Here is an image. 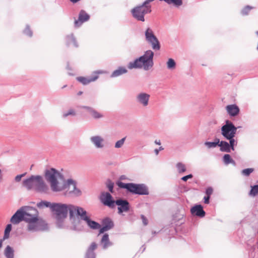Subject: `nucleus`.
Here are the masks:
<instances>
[{"label":"nucleus","mask_w":258,"mask_h":258,"mask_svg":"<svg viewBox=\"0 0 258 258\" xmlns=\"http://www.w3.org/2000/svg\"><path fill=\"white\" fill-rule=\"evenodd\" d=\"M127 72V70L123 67H119L111 74V77H117Z\"/></svg>","instance_id":"nucleus-23"},{"label":"nucleus","mask_w":258,"mask_h":258,"mask_svg":"<svg viewBox=\"0 0 258 258\" xmlns=\"http://www.w3.org/2000/svg\"><path fill=\"white\" fill-rule=\"evenodd\" d=\"M237 128L229 120L226 121V124L221 128L222 135L226 139L234 137Z\"/></svg>","instance_id":"nucleus-8"},{"label":"nucleus","mask_w":258,"mask_h":258,"mask_svg":"<svg viewBox=\"0 0 258 258\" xmlns=\"http://www.w3.org/2000/svg\"><path fill=\"white\" fill-rule=\"evenodd\" d=\"M101 202L105 206L110 208H113L115 201L112 199V197L108 192H102L100 196Z\"/></svg>","instance_id":"nucleus-13"},{"label":"nucleus","mask_w":258,"mask_h":258,"mask_svg":"<svg viewBox=\"0 0 258 258\" xmlns=\"http://www.w3.org/2000/svg\"><path fill=\"white\" fill-rule=\"evenodd\" d=\"M14 250L9 245H8L4 251L5 255L7 258H14Z\"/></svg>","instance_id":"nucleus-25"},{"label":"nucleus","mask_w":258,"mask_h":258,"mask_svg":"<svg viewBox=\"0 0 258 258\" xmlns=\"http://www.w3.org/2000/svg\"><path fill=\"white\" fill-rule=\"evenodd\" d=\"M76 114V112L74 109H70L67 112L63 113V116L66 117L69 115H75Z\"/></svg>","instance_id":"nucleus-38"},{"label":"nucleus","mask_w":258,"mask_h":258,"mask_svg":"<svg viewBox=\"0 0 258 258\" xmlns=\"http://www.w3.org/2000/svg\"><path fill=\"white\" fill-rule=\"evenodd\" d=\"M51 205H52V204L47 201H41L37 204V206L39 208H42L44 207H49L51 208Z\"/></svg>","instance_id":"nucleus-33"},{"label":"nucleus","mask_w":258,"mask_h":258,"mask_svg":"<svg viewBox=\"0 0 258 258\" xmlns=\"http://www.w3.org/2000/svg\"><path fill=\"white\" fill-rule=\"evenodd\" d=\"M253 171V168H246L242 171V174L245 176H249Z\"/></svg>","instance_id":"nucleus-37"},{"label":"nucleus","mask_w":258,"mask_h":258,"mask_svg":"<svg viewBox=\"0 0 258 258\" xmlns=\"http://www.w3.org/2000/svg\"><path fill=\"white\" fill-rule=\"evenodd\" d=\"M23 216L22 208L18 210L12 217L11 222L13 224H18L23 220Z\"/></svg>","instance_id":"nucleus-18"},{"label":"nucleus","mask_w":258,"mask_h":258,"mask_svg":"<svg viewBox=\"0 0 258 258\" xmlns=\"http://www.w3.org/2000/svg\"><path fill=\"white\" fill-rule=\"evenodd\" d=\"M151 12V6H146L144 3L135 7L131 11V13L134 18L142 22L145 21L144 16Z\"/></svg>","instance_id":"nucleus-6"},{"label":"nucleus","mask_w":258,"mask_h":258,"mask_svg":"<svg viewBox=\"0 0 258 258\" xmlns=\"http://www.w3.org/2000/svg\"><path fill=\"white\" fill-rule=\"evenodd\" d=\"M155 143L157 145H161V142H160V140H155Z\"/></svg>","instance_id":"nucleus-48"},{"label":"nucleus","mask_w":258,"mask_h":258,"mask_svg":"<svg viewBox=\"0 0 258 258\" xmlns=\"http://www.w3.org/2000/svg\"><path fill=\"white\" fill-rule=\"evenodd\" d=\"M84 107L90 110L91 115L94 118L97 119V118H99L103 117V115L99 112H98L94 109H92L91 108L88 107Z\"/></svg>","instance_id":"nucleus-27"},{"label":"nucleus","mask_w":258,"mask_h":258,"mask_svg":"<svg viewBox=\"0 0 258 258\" xmlns=\"http://www.w3.org/2000/svg\"><path fill=\"white\" fill-rule=\"evenodd\" d=\"M210 197L209 196H205L204 198V203L206 204H208L209 203V199H210Z\"/></svg>","instance_id":"nucleus-47"},{"label":"nucleus","mask_w":258,"mask_h":258,"mask_svg":"<svg viewBox=\"0 0 258 258\" xmlns=\"http://www.w3.org/2000/svg\"><path fill=\"white\" fill-rule=\"evenodd\" d=\"M218 146L221 147L220 150L222 152H230V146L229 144L225 141H221L218 144Z\"/></svg>","instance_id":"nucleus-24"},{"label":"nucleus","mask_w":258,"mask_h":258,"mask_svg":"<svg viewBox=\"0 0 258 258\" xmlns=\"http://www.w3.org/2000/svg\"><path fill=\"white\" fill-rule=\"evenodd\" d=\"M23 185L28 190L33 189L39 192H46L48 190V186L40 175H32L23 181Z\"/></svg>","instance_id":"nucleus-3"},{"label":"nucleus","mask_w":258,"mask_h":258,"mask_svg":"<svg viewBox=\"0 0 258 258\" xmlns=\"http://www.w3.org/2000/svg\"><path fill=\"white\" fill-rule=\"evenodd\" d=\"M83 93V92L82 91H79L78 93V95H82Z\"/></svg>","instance_id":"nucleus-53"},{"label":"nucleus","mask_w":258,"mask_h":258,"mask_svg":"<svg viewBox=\"0 0 258 258\" xmlns=\"http://www.w3.org/2000/svg\"><path fill=\"white\" fill-rule=\"evenodd\" d=\"M80 207L72 205H67L59 203H53L51 205V209L55 212L57 219L64 218L67 217L68 212L69 211L71 218L77 215L78 210Z\"/></svg>","instance_id":"nucleus-2"},{"label":"nucleus","mask_w":258,"mask_h":258,"mask_svg":"<svg viewBox=\"0 0 258 258\" xmlns=\"http://www.w3.org/2000/svg\"><path fill=\"white\" fill-rule=\"evenodd\" d=\"M23 216V221L26 222L39 217V213L37 209L31 207L22 208Z\"/></svg>","instance_id":"nucleus-10"},{"label":"nucleus","mask_w":258,"mask_h":258,"mask_svg":"<svg viewBox=\"0 0 258 258\" xmlns=\"http://www.w3.org/2000/svg\"><path fill=\"white\" fill-rule=\"evenodd\" d=\"M3 240V239L0 240V248L2 247V243Z\"/></svg>","instance_id":"nucleus-51"},{"label":"nucleus","mask_w":258,"mask_h":258,"mask_svg":"<svg viewBox=\"0 0 258 258\" xmlns=\"http://www.w3.org/2000/svg\"><path fill=\"white\" fill-rule=\"evenodd\" d=\"M117 185L120 188H125L128 191L136 194L148 195V188L144 184H137L133 183H125L121 181L117 182Z\"/></svg>","instance_id":"nucleus-5"},{"label":"nucleus","mask_w":258,"mask_h":258,"mask_svg":"<svg viewBox=\"0 0 258 258\" xmlns=\"http://www.w3.org/2000/svg\"><path fill=\"white\" fill-rule=\"evenodd\" d=\"M213 192V189L212 187H209L207 188L206 190V194L207 196H209L210 197V196L212 194Z\"/></svg>","instance_id":"nucleus-42"},{"label":"nucleus","mask_w":258,"mask_h":258,"mask_svg":"<svg viewBox=\"0 0 258 258\" xmlns=\"http://www.w3.org/2000/svg\"><path fill=\"white\" fill-rule=\"evenodd\" d=\"M45 177L46 180L49 182L51 188L53 191H60L68 188L67 191L69 194L78 196L81 193L80 190L76 188L75 182L70 180L66 182L63 176L54 168L47 170L45 171Z\"/></svg>","instance_id":"nucleus-1"},{"label":"nucleus","mask_w":258,"mask_h":258,"mask_svg":"<svg viewBox=\"0 0 258 258\" xmlns=\"http://www.w3.org/2000/svg\"><path fill=\"white\" fill-rule=\"evenodd\" d=\"M97 245L95 242H92L89 247L88 248L87 251L88 252V255L91 256V258L94 257V250L97 248Z\"/></svg>","instance_id":"nucleus-26"},{"label":"nucleus","mask_w":258,"mask_h":258,"mask_svg":"<svg viewBox=\"0 0 258 258\" xmlns=\"http://www.w3.org/2000/svg\"><path fill=\"white\" fill-rule=\"evenodd\" d=\"M190 212L192 215L199 217H204L205 216V212L201 205H197L192 207Z\"/></svg>","instance_id":"nucleus-17"},{"label":"nucleus","mask_w":258,"mask_h":258,"mask_svg":"<svg viewBox=\"0 0 258 258\" xmlns=\"http://www.w3.org/2000/svg\"><path fill=\"white\" fill-rule=\"evenodd\" d=\"M226 110L231 116H235L239 112V107L235 104L228 105L226 107Z\"/></svg>","instance_id":"nucleus-19"},{"label":"nucleus","mask_w":258,"mask_h":258,"mask_svg":"<svg viewBox=\"0 0 258 258\" xmlns=\"http://www.w3.org/2000/svg\"><path fill=\"white\" fill-rule=\"evenodd\" d=\"M216 141L214 142H205V145L206 146H207L209 148L216 147L217 145H218V144L220 143V141L219 139H217Z\"/></svg>","instance_id":"nucleus-34"},{"label":"nucleus","mask_w":258,"mask_h":258,"mask_svg":"<svg viewBox=\"0 0 258 258\" xmlns=\"http://www.w3.org/2000/svg\"><path fill=\"white\" fill-rule=\"evenodd\" d=\"M176 166L179 173H183L186 171V167L184 164L179 162L176 164Z\"/></svg>","instance_id":"nucleus-31"},{"label":"nucleus","mask_w":258,"mask_h":258,"mask_svg":"<svg viewBox=\"0 0 258 258\" xmlns=\"http://www.w3.org/2000/svg\"><path fill=\"white\" fill-rule=\"evenodd\" d=\"M104 73H105V72L102 70L96 71L93 73L92 77H78L76 79L83 85H86L95 81L99 78V75Z\"/></svg>","instance_id":"nucleus-12"},{"label":"nucleus","mask_w":258,"mask_h":258,"mask_svg":"<svg viewBox=\"0 0 258 258\" xmlns=\"http://www.w3.org/2000/svg\"><path fill=\"white\" fill-rule=\"evenodd\" d=\"M12 230V225L11 224H8L7 225L5 230V233L4 236L3 237V240H5L6 239H8L9 237V234Z\"/></svg>","instance_id":"nucleus-29"},{"label":"nucleus","mask_w":258,"mask_h":258,"mask_svg":"<svg viewBox=\"0 0 258 258\" xmlns=\"http://www.w3.org/2000/svg\"><path fill=\"white\" fill-rule=\"evenodd\" d=\"M89 18V15L84 11L81 10L79 13L78 20L75 22V26L76 27H79L83 23L88 21Z\"/></svg>","instance_id":"nucleus-16"},{"label":"nucleus","mask_w":258,"mask_h":258,"mask_svg":"<svg viewBox=\"0 0 258 258\" xmlns=\"http://www.w3.org/2000/svg\"><path fill=\"white\" fill-rule=\"evenodd\" d=\"M24 33L26 35H28L29 36H32V32L31 30L29 27H26L24 30Z\"/></svg>","instance_id":"nucleus-41"},{"label":"nucleus","mask_w":258,"mask_h":258,"mask_svg":"<svg viewBox=\"0 0 258 258\" xmlns=\"http://www.w3.org/2000/svg\"><path fill=\"white\" fill-rule=\"evenodd\" d=\"M146 40L151 44L154 50H159L160 45L157 38L155 36L151 29L148 28L145 32Z\"/></svg>","instance_id":"nucleus-9"},{"label":"nucleus","mask_w":258,"mask_h":258,"mask_svg":"<svg viewBox=\"0 0 258 258\" xmlns=\"http://www.w3.org/2000/svg\"><path fill=\"white\" fill-rule=\"evenodd\" d=\"M223 161L226 164H228L229 163H232L233 164H235L234 161L232 159H231L230 155L229 154H225L224 156Z\"/></svg>","instance_id":"nucleus-30"},{"label":"nucleus","mask_w":258,"mask_h":258,"mask_svg":"<svg viewBox=\"0 0 258 258\" xmlns=\"http://www.w3.org/2000/svg\"><path fill=\"white\" fill-rule=\"evenodd\" d=\"M103 227L99 230V234L103 233L113 228L114 224L111 219L106 218L102 220Z\"/></svg>","instance_id":"nucleus-15"},{"label":"nucleus","mask_w":258,"mask_h":258,"mask_svg":"<svg viewBox=\"0 0 258 258\" xmlns=\"http://www.w3.org/2000/svg\"><path fill=\"white\" fill-rule=\"evenodd\" d=\"M154 151L155 152L156 155H157L158 154V153H159V151L158 149H155Z\"/></svg>","instance_id":"nucleus-50"},{"label":"nucleus","mask_w":258,"mask_h":258,"mask_svg":"<svg viewBox=\"0 0 258 258\" xmlns=\"http://www.w3.org/2000/svg\"><path fill=\"white\" fill-rule=\"evenodd\" d=\"M25 175V173L17 175L15 177V181L17 182L20 181L21 180L22 177L24 176Z\"/></svg>","instance_id":"nucleus-44"},{"label":"nucleus","mask_w":258,"mask_h":258,"mask_svg":"<svg viewBox=\"0 0 258 258\" xmlns=\"http://www.w3.org/2000/svg\"><path fill=\"white\" fill-rule=\"evenodd\" d=\"M107 187L108 188V189L111 192H113V183H109L107 185Z\"/></svg>","instance_id":"nucleus-46"},{"label":"nucleus","mask_w":258,"mask_h":258,"mask_svg":"<svg viewBox=\"0 0 258 258\" xmlns=\"http://www.w3.org/2000/svg\"><path fill=\"white\" fill-rule=\"evenodd\" d=\"M78 213L77 214L78 216H80L81 219L84 220L86 222L88 225L92 229H97L100 228V225L99 223L92 221L90 219L89 217L86 215L87 212L85 211L82 208L80 207L79 209H78Z\"/></svg>","instance_id":"nucleus-11"},{"label":"nucleus","mask_w":258,"mask_h":258,"mask_svg":"<svg viewBox=\"0 0 258 258\" xmlns=\"http://www.w3.org/2000/svg\"><path fill=\"white\" fill-rule=\"evenodd\" d=\"M230 141V148L232 149V150H234V146L235 144H236V142L234 139V137L231 138V139H227Z\"/></svg>","instance_id":"nucleus-40"},{"label":"nucleus","mask_w":258,"mask_h":258,"mask_svg":"<svg viewBox=\"0 0 258 258\" xmlns=\"http://www.w3.org/2000/svg\"><path fill=\"white\" fill-rule=\"evenodd\" d=\"M124 140H125V138H122V139L118 141L115 143V147L116 148H119L121 147L123 145Z\"/></svg>","instance_id":"nucleus-39"},{"label":"nucleus","mask_w":258,"mask_h":258,"mask_svg":"<svg viewBox=\"0 0 258 258\" xmlns=\"http://www.w3.org/2000/svg\"><path fill=\"white\" fill-rule=\"evenodd\" d=\"M252 7L247 6L244 7L243 10L241 11V14L243 15H247L248 14L250 11L252 9Z\"/></svg>","instance_id":"nucleus-36"},{"label":"nucleus","mask_w":258,"mask_h":258,"mask_svg":"<svg viewBox=\"0 0 258 258\" xmlns=\"http://www.w3.org/2000/svg\"><path fill=\"white\" fill-rule=\"evenodd\" d=\"M149 95L146 93H142L139 95L138 98L139 102L143 104L144 106H146L148 104Z\"/></svg>","instance_id":"nucleus-22"},{"label":"nucleus","mask_w":258,"mask_h":258,"mask_svg":"<svg viewBox=\"0 0 258 258\" xmlns=\"http://www.w3.org/2000/svg\"><path fill=\"white\" fill-rule=\"evenodd\" d=\"M115 204L118 206V210L119 214L126 212L129 210V203L126 200H118L115 201Z\"/></svg>","instance_id":"nucleus-14"},{"label":"nucleus","mask_w":258,"mask_h":258,"mask_svg":"<svg viewBox=\"0 0 258 258\" xmlns=\"http://www.w3.org/2000/svg\"><path fill=\"white\" fill-rule=\"evenodd\" d=\"M141 218L142 220V222L144 224V225H147L148 224V220L146 218V217L143 215H142L141 216Z\"/></svg>","instance_id":"nucleus-43"},{"label":"nucleus","mask_w":258,"mask_h":258,"mask_svg":"<svg viewBox=\"0 0 258 258\" xmlns=\"http://www.w3.org/2000/svg\"><path fill=\"white\" fill-rule=\"evenodd\" d=\"M163 149H163V148L162 147H160L159 148V149H158V150H159H159H163Z\"/></svg>","instance_id":"nucleus-54"},{"label":"nucleus","mask_w":258,"mask_h":258,"mask_svg":"<svg viewBox=\"0 0 258 258\" xmlns=\"http://www.w3.org/2000/svg\"><path fill=\"white\" fill-rule=\"evenodd\" d=\"M27 229L30 231L44 230L46 227V223L42 218L38 217L26 222Z\"/></svg>","instance_id":"nucleus-7"},{"label":"nucleus","mask_w":258,"mask_h":258,"mask_svg":"<svg viewBox=\"0 0 258 258\" xmlns=\"http://www.w3.org/2000/svg\"><path fill=\"white\" fill-rule=\"evenodd\" d=\"M192 177V174H189L186 176H183L181 178V179L184 181H186L188 179L191 178Z\"/></svg>","instance_id":"nucleus-45"},{"label":"nucleus","mask_w":258,"mask_h":258,"mask_svg":"<svg viewBox=\"0 0 258 258\" xmlns=\"http://www.w3.org/2000/svg\"><path fill=\"white\" fill-rule=\"evenodd\" d=\"M167 68L169 69H174L175 67V62L172 58H169L167 62Z\"/></svg>","instance_id":"nucleus-35"},{"label":"nucleus","mask_w":258,"mask_h":258,"mask_svg":"<svg viewBox=\"0 0 258 258\" xmlns=\"http://www.w3.org/2000/svg\"><path fill=\"white\" fill-rule=\"evenodd\" d=\"M153 56L154 53L152 51L147 50L144 55L133 62H130L128 64V68L132 69L143 67L145 70H148L153 65Z\"/></svg>","instance_id":"nucleus-4"},{"label":"nucleus","mask_w":258,"mask_h":258,"mask_svg":"<svg viewBox=\"0 0 258 258\" xmlns=\"http://www.w3.org/2000/svg\"><path fill=\"white\" fill-rule=\"evenodd\" d=\"M2 179V171L0 169V180Z\"/></svg>","instance_id":"nucleus-52"},{"label":"nucleus","mask_w":258,"mask_h":258,"mask_svg":"<svg viewBox=\"0 0 258 258\" xmlns=\"http://www.w3.org/2000/svg\"><path fill=\"white\" fill-rule=\"evenodd\" d=\"M251 188L249 191L250 196L254 197L258 194V184L251 186Z\"/></svg>","instance_id":"nucleus-32"},{"label":"nucleus","mask_w":258,"mask_h":258,"mask_svg":"<svg viewBox=\"0 0 258 258\" xmlns=\"http://www.w3.org/2000/svg\"><path fill=\"white\" fill-rule=\"evenodd\" d=\"M101 244L104 249H106L112 245V243L109 240L108 234H105L103 235L101 240Z\"/></svg>","instance_id":"nucleus-20"},{"label":"nucleus","mask_w":258,"mask_h":258,"mask_svg":"<svg viewBox=\"0 0 258 258\" xmlns=\"http://www.w3.org/2000/svg\"><path fill=\"white\" fill-rule=\"evenodd\" d=\"M66 41H67V44L68 46H70V45H71L72 44V45H73L75 47L78 46V45L77 44L75 38L72 35L68 36L67 37V40Z\"/></svg>","instance_id":"nucleus-28"},{"label":"nucleus","mask_w":258,"mask_h":258,"mask_svg":"<svg viewBox=\"0 0 258 258\" xmlns=\"http://www.w3.org/2000/svg\"><path fill=\"white\" fill-rule=\"evenodd\" d=\"M86 258H91V256L90 255H88V252H87V253H86ZM94 258H95V254H94Z\"/></svg>","instance_id":"nucleus-49"},{"label":"nucleus","mask_w":258,"mask_h":258,"mask_svg":"<svg viewBox=\"0 0 258 258\" xmlns=\"http://www.w3.org/2000/svg\"><path fill=\"white\" fill-rule=\"evenodd\" d=\"M91 141L93 143L97 148H102L103 147L102 143L103 139L100 136H94L91 138Z\"/></svg>","instance_id":"nucleus-21"}]
</instances>
